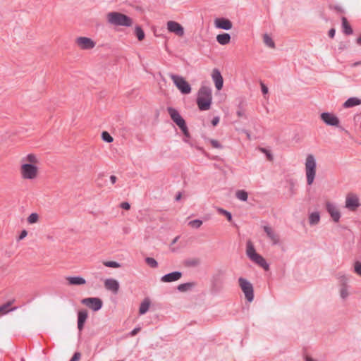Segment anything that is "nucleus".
Returning a JSON list of instances; mask_svg holds the SVG:
<instances>
[{
    "mask_svg": "<svg viewBox=\"0 0 361 361\" xmlns=\"http://www.w3.org/2000/svg\"><path fill=\"white\" fill-rule=\"evenodd\" d=\"M263 229L274 245L279 243L280 236L272 228L268 226H264Z\"/></svg>",
    "mask_w": 361,
    "mask_h": 361,
    "instance_id": "obj_17",
    "label": "nucleus"
},
{
    "mask_svg": "<svg viewBox=\"0 0 361 361\" xmlns=\"http://www.w3.org/2000/svg\"><path fill=\"white\" fill-rule=\"evenodd\" d=\"M218 212L220 213V214H222L226 216V217L227 218V219L229 221H232V216H231V214L223 209H218Z\"/></svg>",
    "mask_w": 361,
    "mask_h": 361,
    "instance_id": "obj_40",
    "label": "nucleus"
},
{
    "mask_svg": "<svg viewBox=\"0 0 361 361\" xmlns=\"http://www.w3.org/2000/svg\"><path fill=\"white\" fill-rule=\"evenodd\" d=\"M237 115L238 117H241L243 116V114L241 113V111H238Z\"/></svg>",
    "mask_w": 361,
    "mask_h": 361,
    "instance_id": "obj_53",
    "label": "nucleus"
},
{
    "mask_svg": "<svg viewBox=\"0 0 361 361\" xmlns=\"http://www.w3.org/2000/svg\"><path fill=\"white\" fill-rule=\"evenodd\" d=\"M202 224V221L198 219L193 220L189 222V225L192 228H200Z\"/></svg>",
    "mask_w": 361,
    "mask_h": 361,
    "instance_id": "obj_39",
    "label": "nucleus"
},
{
    "mask_svg": "<svg viewBox=\"0 0 361 361\" xmlns=\"http://www.w3.org/2000/svg\"><path fill=\"white\" fill-rule=\"evenodd\" d=\"M177 238H176L173 240V243H175L176 242Z\"/></svg>",
    "mask_w": 361,
    "mask_h": 361,
    "instance_id": "obj_54",
    "label": "nucleus"
},
{
    "mask_svg": "<svg viewBox=\"0 0 361 361\" xmlns=\"http://www.w3.org/2000/svg\"><path fill=\"white\" fill-rule=\"evenodd\" d=\"M135 34L139 41H142L145 39V35L143 30L140 27L137 26L135 28Z\"/></svg>",
    "mask_w": 361,
    "mask_h": 361,
    "instance_id": "obj_29",
    "label": "nucleus"
},
{
    "mask_svg": "<svg viewBox=\"0 0 361 361\" xmlns=\"http://www.w3.org/2000/svg\"><path fill=\"white\" fill-rule=\"evenodd\" d=\"M39 215L37 213H32L27 217V222L30 224H34L38 222L39 221Z\"/></svg>",
    "mask_w": 361,
    "mask_h": 361,
    "instance_id": "obj_31",
    "label": "nucleus"
},
{
    "mask_svg": "<svg viewBox=\"0 0 361 361\" xmlns=\"http://www.w3.org/2000/svg\"><path fill=\"white\" fill-rule=\"evenodd\" d=\"M239 286L243 292L245 298L249 302H252L254 298L253 286L247 279L240 277L238 279Z\"/></svg>",
    "mask_w": 361,
    "mask_h": 361,
    "instance_id": "obj_8",
    "label": "nucleus"
},
{
    "mask_svg": "<svg viewBox=\"0 0 361 361\" xmlns=\"http://www.w3.org/2000/svg\"><path fill=\"white\" fill-rule=\"evenodd\" d=\"M353 267L355 273L361 276V262H355L354 263Z\"/></svg>",
    "mask_w": 361,
    "mask_h": 361,
    "instance_id": "obj_38",
    "label": "nucleus"
},
{
    "mask_svg": "<svg viewBox=\"0 0 361 361\" xmlns=\"http://www.w3.org/2000/svg\"><path fill=\"white\" fill-rule=\"evenodd\" d=\"M321 119L329 126H338L339 119L333 114L331 113H322L321 114Z\"/></svg>",
    "mask_w": 361,
    "mask_h": 361,
    "instance_id": "obj_14",
    "label": "nucleus"
},
{
    "mask_svg": "<svg viewBox=\"0 0 361 361\" xmlns=\"http://www.w3.org/2000/svg\"><path fill=\"white\" fill-rule=\"evenodd\" d=\"M182 276L180 271H174L163 276L161 281L164 283H169L179 280Z\"/></svg>",
    "mask_w": 361,
    "mask_h": 361,
    "instance_id": "obj_19",
    "label": "nucleus"
},
{
    "mask_svg": "<svg viewBox=\"0 0 361 361\" xmlns=\"http://www.w3.org/2000/svg\"><path fill=\"white\" fill-rule=\"evenodd\" d=\"M360 206L358 197L353 193H349L345 197V207L351 211H355Z\"/></svg>",
    "mask_w": 361,
    "mask_h": 361,
    "instance_id": "obj_11",
    "label": "nucleus"
},
{
    "mask_svg": "<svg viewBox=\"0 0 361 361\" xmlns=\"http://www.w3.org/2000/svg\"><path fill=\"white\" fill-rule=\"evenodd\" d=\"M246 254L247 257L252 260L253 262L264 268L265 270L269 269V265L266 262L264 258L258 254L252 243L251 241H248L246 245Z\"/></svg>",
    "mask_w": 361,
    "mask_h": 361,
    "instance_id": "obj_5",
    "label": "nucleus"
},
{
    "mask_svg": "<svg viewBox=\"0 0 361 361\" xmlns=\"http://www.w3.org/2000/svg\"><path fill=\"white\" fill-rule=\"evenodd\" d=\"M305 171L307 178V183L311 185L315 178L317 173V162L312 154H308L305 159Z\"/></svg>",
    "mask_w": 361,
    "mask_h": 361,
    "instance_id": "obj_4",
    "label": "nucleus"
},
{
    "mask_svg": "<svg viewBox=\"0 0 361 361\" xmlns=\"http://www.w3.org/2000/svg\"><path fill=\"white\" fill-rule=\"evenodd\" d=\"M105 288L116 294L119 290V283L114 279H107L104 281Z\"/></svg>",
    "mask_w": 361,
    "mask_h": 361,
    "instance_id": "obj_16",
    "label": "nucleus"
},
{
    "mask_svg": "<svg viewBox=\"0 0 361 361\" xmlns=\"http://www.w3.org/2000/svg\"><path fill=\"white\" fill-rule=\"evenodd\" d=\"M193 286L192 283H183L180 284L178 286V289L181 292H185L191 288Z\"/></svg>",
    "mask_w": 361,
    "mask_h": 361,
    "instance_id": "obj_33",
    "label": "nucleus"
},
{
    "mask_svg": "<svg viewBox=\"0 0 361 361\" xmlns=\"http://www.w3.org/2000/svg\"><path fill=\"white\" fill-rule=\"evenodd\" d=\"M306 361H315L314 359H312V357H306Z\"/></svg>",
    "mask_w": 361,
    "mask_h": 361,
    "instance_id": "obj_52",
    "label": "nucleus"
},
{
    "mask_svg": "<svg viewBox=\"0 0 361 361\" xmlns=\"http://www.w3.org/2000/svg\"><path fill=\"white\" fill-rule=\"evenodd\" d=\"M66 280L71 286H82L86 283V280L81 276H68Z\"/></svg>",
    "mask_w": 361,
    "mask_h": 361,
    "instance_id": "obj_20",
    "label": "nucleus"
},
{
    "mask_svg": "<svg viewBox=\"0 0 361 361\" xmlns=\"http://www.w3.org/2000/svg\"><path fill=\"white\" fill-rule=\"evenodd\" d=\"M325 207L334 221L338 222L341 218V212L338 208L334 203L330 202H326Z\"/></svg>",
    "mask_w": 361,
    "mask_h": 361,
    "instance_id": "obj_13",
    "label": "nucleus"
},
{
    "mask_svg": "<svg viewBox=\"0 0 361 361\" xmlns=\"http://www.w3.org/2000/svg\"><path fill=\"white\" fill-rule=\"evenodd\" d=\"M106 17L108 23L113 25L130 27L133 23L130 18L119 12H109Z\"/></svg>",
    "mask_w": 361,
    "mask_h": 361,
    "instance_id": "obj_3",
    "label": "nucleus"
},
{
    "mask_svg": "<svg viewBox=\"0 0 361 361\" xmlns=\"http://www.w3.org/2000/svg\"><path fill=\"white\" fill-rule=\"evenodd\" d=\"M102 138L104 141L107 142L109 143L112 142L114 141L113 137L106 131H104L102 133Z\"/></svg>",
    "mask_w": 361,
    "mask_h": 361,
    "instance_id": "obj_32",
    "label": "nucleus"
},
{
    "mask_svg": "<svg viewBox=\"0 0 361 361\" xmlns=\"http://www.w3.org/2000/svg\"><path fill=\"white\" fill-rule=\"evenodd\" d=\"M259 150L262 153L265 154V155H266V157H267L268 160H269V161H272L273 160V156H272V154H271V152L269 150H267V149H266L264 148H260Z\"/></svg>",
    "mask_w": 361,
    "mask_h": 361,
    "instance_id": "obj_41",
    "label": "nucleus"
},
{
    "mask_svg": "<svg viewBox=\"0 0 361 361\" xmlns=\"http://www.w3.org/2000/svg\"><path fill=\"white\" fill-rule=\"evenodd\" d=\"M74 44L78 49L82 51H90L96 47V42L93 39L85 36L75 37Z\"/></svg>",
    "mask_w": 361,
    "mask_h": 361,
    "instance_id": "obj_7",
    "label": "nucleus"
},
{
    "mask_svg": "<svg viewBox=\"0 0 361 361\" xmlns=\"http://www.w3.org/2000/svg\"><path fill=\"white\" fill-rule=\"evenodd\" d=\"M236 197L242 201H246L247 200V192L243 190H237L235 192Z\"/></svg>",
    "mask_w": 361,
    "mask_h": 361,
    "instance_id": "obj_30",
    "label": "nucleus"
},
{
    "mask_svg": "<svg viewBox=\"0 0 361 361\" xmlns=\"http://www.w3.org/2000/svg\"><path fill=\"white\" fill-rule=\"evenodd\" d=\"M216 41L221 45H226L231 42V35L228 33L219 34L216 36Z\"/></svg>",
    "mask_w": 361,
    "mask_h": 361,
    "instance_id": "obj_22",
    "label": "nucleus"
},
{
    "mask_svg": "<svg viewBox=\"0 0 361 361\" xmlns=\"http://www.w3.org/2000/svg\"><path fill=\"white\" fill-rule=\"evenodd\" d=\"M27 235V232L25 230H23L21 231L20 235H19V240H23L24 238H25Z\"/></svg>",
    "mask_w": 361,
    "mask_h": 361,
    "instance_id": "obj_46",
    "label": "nucleus"
},
{
    "mask_svg": "<svg viewBox=\"0 0 361 361\" xmlns=\"http://www.w3.org/2000/svg\"><path fill=\"white\" fill-rule=\"evenodd\" d=\"M167 29L170 32L174 33L178 37H183L184 35V28L178 23L173 20L167 22Z\"/></svg>",
    "mask_w": 361,
    "mask_h": 361,
    "instance_id": "obj_12",
    "label": "nucleus"
},
{
    "mask_svg": "<svg viewBox=\"0 0 361 361\" xmlns=\"http://www.w3.org/2000/svg\"><path fill=\"white\" fill-rule=\"evenodd\" d=\"M263 42L269 47L274 49L275 47L274 42L272 38L267 34L263 35Z\"/></svg>",
    "mask_w": 361,
    "mask_h": 361,
    "instance_id": "obj_28",
    "label": "nucleus"
},
{
    "mask_svg": "<svg viewBox=\"0 0 361 361\" xmlns=\"http://www.w3.org/2000/svg\"><path fill=\"white\" fill-rule=\"evenodd\" d=\"M356 42L358 45L361 46V35L357 39Z\"/></svg>",
    "mask_w": 361,
    "mask_h": 361,
    "instance_id": "obj_51",
    "label": "nucleus"
},
{
    "mask_svg": "<svg viewBox=\"0 0 361 361\" xmlns=\"http://www.w3.org/2000/svg\"><path fill=\"white\" fill-rule=\"evenodd\" d=\"M87 318V312L86 310H80L78 313V328L79 331H82L84 324Z\"/></svg>",
    "mask_w": 361,
    "mask_h": 361,
    "instance_id": "obj_21",
    "label": "nucleus"
},
{
    "mask_svg": "<svg viewBox=\"0 0 361 361\" xmlns=\"http://www.w3.org/2000/svg\"><path fill=\"white\" fill-rule=\"evenodd\" d=\"M212 102V93L210 87L202 86L197 93V104L201 111L209 110Z\"/></svg>",
    "mask_w": 361,
    "mask_h": 361,
    "instance_id": "obj_2",
    "label": "nucleus"
},
{
    "mask_svg": "<svg viewBox=\"0 0 361 361\" xmlns=\"http://www.w3.org/2000/svg\"><path fill=\"white\" fill-rule=\"evenodd\" d=\"M81 357V354L78 352L75 353L70 361H78Z\"/></svg>",
    "mask_w": 361,
    "mask_h": 361,
    "instance_id": "obj_44",
    "label": "nucleus"
},
{
    "mask_svg": "<svg viewBox=\"0 0 361 361\" xmlns=\"http://www.w3.org/2000/svg\"><path fill=\"white\" fill-rule=\"evenodd\" d=\"M81 302L91 308L94 311H97L102 308V301L97 298H87L82 300Z\"/></svg>",
    "mask_w": 361,
    "mask_h": 361,
    "instance_id": "obj_10",
    "label": "nucleus"
},
{
    "mask_svg": "<svg viewBox=\"0 0 361 361\" xmlns=\"http://www.w3.org/2000/svg\"><path fill=\"white\" fill-rule=\"evenodd\" d=\"M320 216L318 212H312L309 216V221L311 225H316L319 222Z\"/></svg>",
    "mask_w": 361,
    "mask_h": 361,
    "instance_id": "obj_25",
    "label": "nucleus"
},
{
    "mask_svg": "<svg viewBox=\"0 0 361 361\" xmlns=\"http://www.w3.org/2000/svg\"><path fill=\"white\" fill-rule=\"evenodd\" d=\"M180 198V195H178L177 197H176V200H179Z\"/></svg>",
    "mask_w": 361,
    "mask_h": 361,
    "instance_id": "obj_55",
    "label": "nucleus"
},
{
    "mask_svg": "<svg viewBox=\"0 0 361 361\" xmlns=\"http://www.w3.org/2000/svg\"><path fill=\"white\" fill-rule=\"evenodd\" d=\"M340 296L343 299H345L349 295V292L347 286H341L340 288Z\"/></svg>",
    "mask_w": 361,
    "mask_h": 361,
    "instance_id": "obj_34",
    "label": "nucleus"
},
{
    "mask_svg": "<svg viewBox=\"0 0 361 361\" xmlns=\"http://www.w3.org/2000/svg\"><path fill=\"white\" fill-rule=\"evenodd\" d=\"M145 261L146 263L151 267L155 268L158 265L157 262L152 257H147Z\"/></svg>",
    "mask_w": 361,
    "mask_h": 361,
    "instance_id": "obj_37",
    "label": "nucleus"
},
{
    "mask_svg": "<svg viewBox=\"0 0 361 361\" xmlns=\"http://www.w3.org/2000/svg\"><path fill=\"white\" fill-rule=\"evenodd\" d=\"M211 76L216 90H221L224 85V78L220 71L216 68L213 69Z\"/></svg>",
    "mask_w": 361,
    "mask_h": 361,
    "instance_id": "obj_15",
    "label": "nucleus"
},
{
    "mask_svg": "<svg viewBox=\"0 0 361 361\" xmlns=\"http://www.w3.org/2000/svg\"><path fill=\"white\" fill-rule=\"evenodd\" d=\"M335 33H336V30L335 29L332 28L329 31V36L331 37V38H333L335 35Z\"/></svg>",
    "mask_w": 361,
    "mask_h": 361,
    "instance_id": "obj_48",
    "label": "nucleus"
},
{
    "mask_svg": "<svg viewBox=\"0 0 361 361\" xmlns=\"http://www.w3.org/2000/svg\"><path fill=\"white\" fill-rule=\"evenodd\" d=\"M214 25L219 29L231 30L232 28V23L226 18H219L214 20Z\"/></svg>",
    "mask_w": 361,
    "mask_h": 361,
    "instance_id": "obj_18",
    "label": "nucleus"
},
{
    "mask_svg": "<svg viewBox=\"0 0 361 361\" xmlns=\"http://www.w3.org/2000/svg\"><path fill=\"white\" fill-rule=\"evenodd\" d=\"M342 27L343 32L345 34L350 35L353 33V29L351 28L350 24L348 23L347 19L345 17L342 18Z\"/></svg>",
    "mask_w": 361,
    "mask_h": 361,
    "instance_id": "obj_26",
    "label": "nucleus"
},
{
    "mask_svg": "<svg viewBox=\"0 0 361 361\" xmlns=\"http://www.w3.org/2000/svg\"><path fill=\"white\" fill-rule=\"evenodd\" d=\"M219 122V118L218 117H215L213 118L212 123L213 126H216Z\"/></svg>",
    "mask_w": 361,
    "mask_h": 361,
    "instance_id": "obj_49",
    "label": "nucleus"
},
{
    "mask_svg": "<svg viewBox=\"0 0 361 361\" xmlns=\"http://www.w3.org/2000/svg\"><path fill=\"white\" fill-rule=\"evenodd\" d=\"M169 76L175 86L182 94H188L191 92V86L183 77L175 74H171Z\"/></svg>",
    "mask_w": 361,
    "mask_h": 361,
    "instance_id": "obj_6",
    "label": "nucleus"
},
{
    "mask_svg": "<svg viewBox=\"0 0 361 361\" xmlns=\"http://www.w3.org/2000/svg\"><path fill=\"white\" fill-rule=\"evenodd\" d=\"M168 112L173 122L176 123L185 135H188V132L185 122L179 113L175 109L171 107L168 108Z\"/></svg>",
    "mask_w": 361,
    "mask_h": 361,
    "instance_id": "obj_9",
    "label": "nucleus"
},
{
    "mask_svg": "<svg viewBox=\"0 0 361 361\" xmlns=\"http://www.w3.org/2000/svg\"><path fill=\"white\" fill-rule=\"evenodd\" d=\"M11 304V302H8L0 306V316L4 315L13 310L10 308Z\"/></svg>",
    "mask_w": 361,
    "mask_h": 361,
    "instance_id": "obj_27",
    "label": "nucleus"
},
{
    "mask_svg": "<svg viewBox=\"0 0 361 361\" xmlns=\"http://www.w3.org/2000/svg\"><path fill=\"white\" fill-rule=\"evenodd\" d=\"M120 207L122 209H126V210H129L130 208V204L127 202H123L121 203Z\"/></svg>",
    "mask_w": 361,
    "mask_h": 361,
    "instance_id": "obj_43",
    "label": "nucleus"
},
{
    "mask_svg": "<svg viewBox=\"0 0 361 361\" xmlns=\"http://www.w3.org/2000/svg\"><path fill=\"white\" fill-rule=\"evenodd\" d=\"M361 102L360 99L355 97H352L348 99L345 103L344 106L346 108L353 107L357 105L360 104Z\"/></svg>",
    "mask_w": 361,
    "mask_h": 361,
    "instance_id": "obj_24",
    "label": "nucleus"
},
{
    "mask_svg": "<svg viewBox=\"0 0 361 361\" xmlns=\"http://www.w3.org/2000/svg\"><path fill=\"white\" fill-rule=\"evenodd\" d=\"M150 306V300L148 298H145L140 304V308H139V313L140 314H145Z\"/></svg>",
    "mask_w": 361,
    "mask_h": 361,
    "instance_id": "obj_23",
    "label": "nucleus"
},
{
    "mask_svg": "<svg viewBox=\"0 0 361 361\" xmlns=\"http://www.w3.org/2000/svg\"><path fill=\"white\" fill-rule=\"evenodd\" d=\"M141 329L140 327L135 328L130 333L131 336H135L137 334H138L140 331Z\"/></svg>",
    "mask_w": 361,
    "mask_h": 361,
    "instance_id": "obj_45",
    "label": "nucleus"
},
{
    "mask_svg": "<svg viewBox=\"0 0 361 361\" xmlns=\"http://www.w3.org/2000/svg\"><path fill=\"white\" fill-rule=\"evenodd\" d=\"M338 281L341 283V286H347V283L348 281V277L345 274L339 275L338 277Z\"/></svg>",
    "mask_w": 361,
    "mask_h": 361,
    "instance_id": "obj_36",
    "label": "nucleus"
},
{
    "mask_svg": "<svg viewBox=\"0 0 361 361\" xmlns=\"http://www.w3.org/2000/svg\"><path fill=\"white\" fill-rule=\"evenodd\" d=\"M110 180L113 184H114L116 181V177L115 176H111L110 177Z\"/></svg>",
    "mask_w": 361,
    "mask_h": 361,
    "instance_id": "obj_50",
    "label": "nucleus"
},
{
    "mask_svg": "<svg viewBox=\"0 0 361 361\" xmlns=\"http://www.w3.org/2000/svg\"><path fill=\"white\" fill-rule=\"evenodd\" d=\"M19 173L23 180L33 181L40 175V158L35 153L23 157L20 161Z\"/></svg>",
    "mask_w": 361,
    "mask_h": 361,
    "instance_id": "obj_1",
    "label": "nucleus"
},
{
    "mask_svg": "<svg viewBox=\"0 0 361 361\" xmlns=\"http://www.w3.org/2000/svg\"><path fill=\"white\" fill-rule=\"evenodd\" d=\"M261 88H262V91L263 94H267L268 88L264 83H261Z\"/></svg>",
    "mask_w": 361,
    "mask_h": 361,
    "instance_id": "obj_47",
    "label": "nucleus"
},
{
    "mask_svg": "<svg viewBox=\"0 0 361 361\" xmlns=\"http://www.w3.org/2000/svg\"><path fill=\"white\" fill-rule=\"evenodd\" d=\"M209 143L214 148H221V145L216 140H209Z\"/></svg>",
    "mask_w": 361,
    "mask_h": 361,
    "instance_id": "obj_42",
    "label": "nucleus"
},
{
    "mask_svg": "<svg viewBox=\"0 0 361 361\" xmlns=\"http://www.w3.org/2000/svg\"><path fill=\"white\" fill-rule=\"evenodd\" d=\"M103 264L107 267L111 268H119L121 267L120 264L114 261H106L103 262Z\"/></svg>",
    "mask_w": 361,
    "mask_h": 361,
    "instance_id": "obj_35",
    "label": "nucleus"
}]
</instances>
